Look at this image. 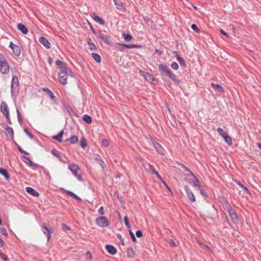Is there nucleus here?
Returning a JSON list of instances; mask_svg holds the SVG:
<instances>
[{"instance_id":"0eeeda50","label":"nucleus","mask_w":261,"mask_h":261,"mask_svg":"<svg viewBox=\"0 0 261 261\" xmlns=\"http://www.w3.org/2000/svg\"><path fill=\"white\" fill-rule=\"evenodd\" d=\"M42 231L44 234L46 235L47 241H49L51 238L50 234L54 232V230L53 228H48L46 226H42Z\"/></svg>"},{"instance_id":"bb28decb","label":"nucleus","mask_w":261,"mask_h":261,"mask_svg":"<svg viewBox=\"0 0 261 261\" xmlns=\"http://www.w3.org/2000/svg\"><path fill=\"white\" fill-rule=\"evenodd\" d=\"M225 141V142L229 146L232 144V140L231 138L226 134L225 136L223 137Z\"/></svg>"},{"instance_id":"c85d7f7f","label":"nucleus","mask_w":261,"mask_h":261,"mask_svg":"<svg viewBox=\"0 0 261 261\" xmlns=\"http://www.w3.org/2000/svg\"><path fill=\"white\" fill-rule=\"evenodd\" d=\"M91 41L92 40L91 39H89L88 41V45H89V49L91 50L96 49V45L94 44V43L92 42Z\"/></svg>"},{"instance_id":"a18cd8bd","label":"nucleus","mask_w":261,"mask_h":261,"mask_svg":"<svg viewBox=\"0 0 261 261\" xmlns=\"http://www.w3.org/2000/svg\"><path fill=\"white\" fill-rule=\"evenodd\" d=\"M0 232L6 237H7L8 233L7 232L5 228L3 227H0Z\"/></svg>"},{"instance_id":"412c9836","label":"nucleus","mask_w":261,"mask_h":261,"mask_svg":"<svg viewBox=\"0 0 261 261\" xmlns=\"http://www.w3.org/2000/svg\"><path fill=\"white\" fill-rule=\"evenodd\" d=\"M171 79H172L175 83L178 84L180 83V80H178L176 75L172 73L171 71L168 72V74L167 75Z\"/></svg>"},{"instance_id":"ddd939ff","label":"nucleus","mask_w":261,"mask_h":261,"mask_svg":"<svg viewBox=\"0 0 261 261\" xmlns=\"http://www.w3.org/2000/svg\"><path fill=\"white\" fill-rule=\"evenodd\" d=\"M228 213L233 222L234 223H237L238 222V217L235 210L232 208L231 210L228 211Z\"/></svg>"},{"instance_id":"3c124183","label":"nucleus","mask_w":261,"mask_h":261,"mask_svg":"<svg viewBox=\"0 0 261 261\" xmlns=\"http://www.w3.org/2000/svg\"><path fill=\"white\" fill-rule=\"evenodd\" d=\"M98 212L100 215H103L105 214L103 206H101L98 210Z\"/></svg>"},{"instance_id":"37998d69","label":"nucleus","mask_w":261,"mask_h":261,"mask_svg":"<svg viewBox=\"0 0 261 261\" xmlns=\"http://www.w3.org/2000/svg\"><path fill=\"white\" fill-rule=\"evenodd\" d=\"M51 153L52 154L55 155V156L57 157L59 159H60V156L59 155V151H57V150H55V149H53L52 151H51Z\"/></svg>"},{"instance_id":"c9c22d12","label":"nucleus","mask_w":261,"mask_h":261,"mask_svg":"<svg viewBox=\"0 0 261 261\" xmlns=\"http://www.w3.org/2000/svg\"><path fill=\"white\" fill-rule=\"evenodd\" d=\"M69 141L71 144H75L78 142V138L76 136H73L70 138Z\"/></svg>"},{"instance_id":"393cba45","label":"nucleus","mask_w":261,"mask_h":261,"mask_svg":"<svg viewBox=\"0 0 261 261\" xmlns=\"http://www.w3.org/2000/svg\"><path fill=\"white\" fill-rule=\"evenodd\" d=\"M63 134H64V132H63V130H62L58 135L53 137V138L55 140L58 141L59 142H62V138Z\"/></svg>"},{"instance_id":"e433bc0d","label":"nucleus","mask_w":261,"mask_h":261,"mask_svg":"<svg viewBox=\"0 0 261 261\" xmlns=\"http://www.w3.org/2000/svg\"><path fill=\"white\" fill-rule=\"evenodd\" d=\"M218 132L219 134L222 137H223L227 134V133L220 127H219L218 128Z\"/></svg>"},{"instance_id":"aec40b11","label":"nucleus","mask_w":261,"mask_h":261,"mask_svg":"<svg viewBox=\"0 0 261 261\" xmlns=\"http://www.w3.org/2000/svg\"><path fill=\"white\" fill-rule=\"evenodd\" d=\"M25 190L28 193L30 194L33 196H38L39 195V193L32 188L27 187L25 188Z\"/></svg>"},{"instance_id":"09e8293b","label":"nucleus","mask_w":261,"mask_h":261,"mask_svg":"<svg viewBox=\"0 0 261 261\" xmlns=\"http://www.w3.org/2000/svg\"><path fill=\"white\" fill-rule=\"evenodd\" d=\"M191 28L198 33L200 32L199 29L197 28V25L195 24H192Z\"/></svg>"},{"instance_id":"a878e982","label":"nucleus","mask_w":261,"mask_h":261,"mask_svg":"<svg viewBox=\"0 0 261 261\" xmlns=\"http://www.w3.org/2000/svg\"><path fill=\"white\" fill-rule=\"evenodd\" d=\"M83 119L84 121H85L86 122H87V123L88 124H90L92 122V118L88 115H84L83 117Z\"/></svg>"},{"instance_id":"7ed1b4c3","label":"nucleus","mask_w":261,"mask_h":261,"mask_svg":"<svg viewBox=\"0 0 261 261\" xmlns=\"http://www.w3.org/2000/svg\"><path fill=\"white\" fill-rule=\"evenodd\" d=\"M0 109L3 114L6 118L8 122L11 124L9 115V108L7 103L5 101L2 102L0 105Z\"/></svg>"},{"instance_id":"423d86ee","label":"nucleus","mask_w":261,"mask_h":261,"mask_svg":"<svg viewBox=\"0 0 261 261\" xmlns=\"http://www.w3.org/2000/svg\"><path fill=\"white\" fill-rule=\"evenodd\" d=\"M68 168L72 172V173L74 174L75 176H76L77 177H80V174L81 172V170L77 165L73 164L70 165L69 166Z\"/></svg>"},{"instance_id":"b1692460","label":"nucleus","mask_w":261,"mask_h":261,"mask_svg":"<svg viewBox=\"0 0 261 261\" xmlns=\"http://www.w3.org/2000/svg\"><path fill=\"white\" fill-rule=\"evenodd\" d=\"M154 146L155 148L156 151L160 154H164V149L158 143H155L154 144Z\"/></svg>"},{"instance_id":"1a4fd4ad","label":"nucleus","mask_w":261,"mask_h":261,"mask_svg":"<svg viewBox=\"0 0 261 261\" xmlns=\"http://www.w3.org/2000/svg\"><path fill=\"white\" fill-rule=\"evenodd\" d=\"M99 37L102 39L105 43L108 45H112V41L110 35H106L102 33H99Z\"/></svg>"},{"instance_id":"4468645a","label":"nucleus","mask_w":261,"mask_h":261,"mask_svg":"<svg viewBox=\"0 0 261 261\" xmlns=\"http://www.w3.org/2000/svg\"><path fill=\"white\" fill-rule=\"evenodd\" d=\"M10 47L12 49L14 54L18 56L20 54V48L17 45L13 44L12 42H10Z\"/></svg>"},{"instance_id":"de8ad7c7","label":"nucleus","mask_w":261,"mask_h":261,"mask_svg":"<svg viewBox=\"0 0 261 261\" xmlns=\"http://www.w3.org/2000/svg\"><path fill=\"white\" fill-rule=\"evenodd\" d=\"M102 145L105 147H107L109 145V143L107 139H103L102 140Z\"/></svg>"},{"instance_id":"774afa93","label":"nucleus","mask_w":261,"mask_h":261,"mask_svg":"<svg viewBox=\"0 0 261 261\" xmlns=\"http://www.w3.org/2000/svg\"><path fill=\"white\" fill-rule=\"evenodd\" d=\"M199 190H200V192L201 194L202 195H203V194H204V191H203V190L202 189V188H201H201H200L199 189Z\"/></svg>"},{"instance_id":"5701e85b","label":"nucleus","mask_w":261,"mask_h":261,"mask_svg":"<svg viewBox=\"0 0 261 261\" xmlns=\"http://www.w3.org/2000/svg\"><path fill=\"white\" fill-rule=\"evenodd\" d=\"M126 252L129 257H134L135 256V252L131 247L127 249Z\"/></svg>"},{"instance_id":"052dcab7","label":"nucleus","mask_w":261,"mask_h":261,"mask_svg":"<svg viewBox=\"0 0 261 261\" xmlns=\"http://www.w3.org/2000/svg\"><path fill=\"white\" fill-rule=\"evenodd\" d=\"M154 174L158 178H159V179L161 180L162 181L163 180L162 179L161 176L159 175V174L157 172L156 173H155Z\"/></svg>"},{"instance_id":"39448f33","label":"nucleus","mask_w":261,"mask_h":261,"mask_svg":"<svg viewBox=\"0 0 261 261\" xmlns=\"http://www.w3.org/2000/svg\"><path fill=\"white\" fill-rule=\"evenodd\" d=\"M116 47L118 48L120 50L122 51L124 50V48H139L140 46L136 44H125L123 43H116Z\"/></svg>"},{"instance_id":"9d476101","label":"nucleus","mask_w":261,"mask_h":261,"mask_svg":"<svg viewBox=\"0 0 261 261\" xmlns=\"http://www.w3.org/2000/svg\"><path fill=\"white\" fill-rule=\"evenodd\" d=\"M159 69L162 75H168V72L170 71V70L169 69L167 66L164 64H161L159 66Z\"/></svg>"},{"instance_id":"2f4dec72","label":"nucleus","mask_w":261,"mask_h":261,"mask_svg":"<svg viewBox=\"0 0 261 261\" xmlns=\"http://www.w3.org/2000/svg\"><path fill=\"white\" fill-rule=\"evenodd\" d=\"M0 174L3 175L6 179H9V176L6 170L0 169Z\"/></svg>"},{"instance_id":"338daca9","label":"nucleus","mask_w":261,"mask_h":261,"mask_svg":"<svg viewBox=\"0 0 261 261\" xmlns=\"http://www.w3.org/2000/svg\"><path fill=\"white\" fill-rule=\"evenodd\" d=\"M186 170H187V171H189V172H190V174H191L192 176H193L194 178H195V177H195V175H194V174H193V173H192V172L190 170H189L188 169L186 168Z\"/></svg>"},{"instance_id":"58836bf2","label":"nucleus","mask_w":261,"mask_h":261,"mask_svg":"<svg viewBox=\"0 0 261 261\" xmlns=\"http://www.w3.org/2000/svg\"><path fill=\"white\" fill-rule=\"evenodd\" d=\"M80 145L83 148H85L86 146V145H87L86 140L85 138H83L81 139V140L80 141Z\"/></svg>"},{"instance_id":"6e6552de","label":"nucleus","mask_w":261,"mask_h":261,"mask_svg":"<svg viewBox=\"0 0 261 261\" xmlns=\"http://www.w3.org/2000/svg\"><path fill=\"white\" fill-rule=\"evenodd\" d=\"M42 90L47 94L49 97L53 100L56 105L58 103V99L56 98L53 93L47 88L45 87L42 88Z\"/></svg>"},{"instance_id":"69168bd1","label":"nucleus","mask_w":261,"mask_h":261,"mask_svg":"<svg viewBox=\"0 0 261 261\" xmlns=\"http://www.w3.org/2000/svg\"><path fill=\"white\" fill-rule=\"evenodd\" d=\"M17 116H18V120L20 121V118H21L20 114V112H19V111L18 110H17Z\"/></svg>"},{"instance_id":"5fc2aeb1","label":"nucleus","mask_w":261,"mask_h":261,"mask_svg":"<svg viewBox=\"0 0 261 261\" xmlns=\"http://www.w3.org/2000/svg\"><path fill=\"white\" fill-rule=\"evenodd\" d=\"M136 234L137 237H141L143 236V233L141 230H137L136 231Z\"/></svg>"},{"instance_id":"f8f14e48","label":"nucleus","mask_w":261,"mask_h":261,"mask_svg":"<svg viewBox=\"0 0 261 261\" xmlns=\"http://www.w3.org/2000/svg\"><path fill=\"white\" fill-rule=\"evenodd\" d=\"M142 73V75L145 78V79L150 83H154L156 82L155 79L154 77L149 73L143 72L141 71Z\"/></svg>"},{"instance_id":"e2e57ef3","label":"nucleus","mask_w":261,"mask_h":261,"mask_svg":"<svg viewBox=\"0 0 261 261\" xmlns=\"http://www.w3.org/2000/svg\"><path fill=\"white\" fill-rule=\"evenodd\" d=\"M162 182L163 183V184L165 185V186L170 191V189L169 188V187H168V186L167 185V184L166 183V182L164 180H162Z\"/></svg>"},{"instance_id":"f704fd0d","label":"nucleus","mask_w":261,"mask_h":261,"mask_svg":"<svg viewBox=\"0 0 261 261\" xmlns=\"http://www.w3.org/2000/svg\"><path fill=\"white\" fill-rule=\"evenodd\" d=\"M5 129L8 134H10L12 136V137L13 136L14 133L12 127L9 126H6V127H5Z\"/></svg>"},{"instance_id":"c03bdc74","label":"nucleus","mask_w":261,"mask_h":261,"mask_svg":"<svg viewBox=\"0 0 261 261\" xmlns=\"http://www.w3.org/2000/svg\"><path fill=\"white\" fill-rule=\"evenodd\" d=\"M24 158V160L23 161L26 163H28L29 164H30V166H32V164H33V163L31 161V160L29 159L27 157H25V156H23Z\"/></svg>"},{"instance_id":"8fccbe9b","label":"nucleus","mask_w":261,"mask_h":261,"mask_svg":"<svg viewBox=\"0 0 261 261\" xmlns=\"http://www.w3.org/2000/svg\"><path fill=\"white\" fill-rule=\"evenodd\" d=\"M129 234H130V236L133 241L134 242H136V239L135 238V236L134 233L131 230H129Z\"/></svg>"},{"instance_id":"49530a36","label":"nucleus","mask_w":261,"mask_h":261,"mask_svg":"<svg viewBox=\"0 0 261 261\" xmlns=\"http://www.w3.org/2000/svg\"><path fill=\"white\" fill-rule=\"evenodd\" d=\"M171 68H172L173 69H174V70H177V69H178V65L177 63H176V62H173V63L171 64Z\"/></svg>"},{"instance_id":"603ef678","label":"nucleus","mask_w":261,"mask_h":261,"mask_svg":"<svg viewBox=\"0 0 261 261\" xmlns=\"http://www.w3.org/2000/svg\"><path fill=\"white\" fill-rule=\"evenodd\" d=\"M124 219V223H125V224L126 225V226L128 228H129L130 227V225L129 224L128 220L127 217H125Z\"/></svg>"},{"instance_id":"f257e3e1","label":"nucleus","mask_w":261,"mask_h":261,"mask_svg":"<svg viewBox=\"0 0 261 261\" xmlns=\"http://www.w3.org/2000/svg\"><path fill=\"white\" fill-rule=\"evenodd\" d=\"M56 65L59 67L60 70L59 73L58 78L60 82L63 85L67 84V79L69 77L73 76V72L66 65L61 61L57 60L56 62Z\"/></svg>"},{"instance_id":"ea45409f","label":"nucleus","mask_w":261,"mask_h":261,"mask_svg":"<svg viewBox=\"0 0 261 261\" xmlns=\"http://www.w3.org/2000/svg\"><path fill=\"white\" fill-rule=\"evenodd\" d=\"M224 205L225 206V208L226 210H227L228 212V211H229V210H231L232 208L231 207V205L227 201H225L224 202Z\"/></svg>"},{"instance_id":"0e129e2a","label":"nucleus","mask_w":261,"mask_h":261,"mask_svg":"<svg viewBox=\"0 0 261 261\" xmlns=\"http://www.w3.org/2000/svg\"><path fill=\"white\" fill-rule=\"evenodd\" d=\"M4 246V241L0 238V247Z\"/></svg>"},{"instance_id":"7c9ffc66","label":"nucleus","mask_w":261,"mask_h":261,"mask_svg":"<svg viewBox=\"0 0 261 261\" xmlns=\"http://www.w3.org/2000/svg\"><path fill=\"white\" fill-rule=\"evenodd\" d=\"M92 57L98 63H100L101 61V58L99 55L95 53L92 54Z\"/></svg>"},{"instance_id":"4c0bfd02","label":"nucleus","mask_w":261,"mask_h":261,"mask_svg":"<svg viewBox=\"0 0 261 261\" xmlns=\"http://www.w3.org/2000/svg\"><path fill=\"white\" fill-rule=\"evenodd\" d=\"M147 170L152 174H154L156 172L154 167L151 165H148V169Z\"/></svg>"},{"instance_id":"2eb2a0df","label":"nucleus","mask_w":261,"mask_h":261,"mask_svg":"<svg viewBox=\"0 0 261 261\" xmlns=\"http://www.w3.org/2000/svg\"><path fill=\"white\" fill-rule=\"evenodd\" d=\"M39 41L40 43L42 44L44 47H45L47 49H49L50 48V43L44 37H41L39 39Z\"/></svg>"},{"instance_id":"6ab92c4d","label":"nucleus","mask_w":261,"mask_h":261,"mask_svg":"<svg viewBox=\"0 0 261 261\" xmlns=\"http://www.w3.org/2000/svg\"><path fill=\"white\" fill-rule=\"evenodd\" d=\"M17 29L21 32L23 34H27L28 33V30L26 28V27L22 24V23H18L17 24Z\"/></svg>"},{"instance_id":"f3484780","label":"nucleus","mask_w":261,"mask_h":261,"mask_svg":"<svg viewBox=\"0 0 261 261\" xmlns=\"http://www.w3.org/2000/svg\"><path fill=\"white\" fill-rule=\"evenodd\" d=\"M92 18L96 22H98L100 24H105L104 20L100 16L97 15L95 13H93Z\"/></svg>"},{"instance_id":"cd10ccee","label":"nucleus","mask_w":261,"mask_h":261,"mask_svg":"<svg viewBox=\"0 0 261 261\" xmlns=\"http://www.w3.org/2000/svg\"><path fill=\"white\" fill-rule=\"evenodd\" d=\"M176 57H177V59H178V61L179 64L181 66H182L184 67H186V64L185 62L184 59L182 57L179 56L178 54H177Z\"/></svg>"},{"instance_id":"13d9d810","label":"nucleus","mask_w":261,"mask_h":261,"mask_svg":"<svg viewBox=\"0 0 261 261\" xmlns=\"http://www.w3.org/2000/svg\"><path fill=\"white\" fill-rule=\"evenodd\" d=\"M87 254L89 255V259L90 260L92 259V255L90 251L87 252Z\"/></svg>"},{"instance_id":"a19ab883","label":"nucleus","mask_w":261,"mask_h":261,"mask_svg":"<svg viewBox=\"0 0 261 261\" xmlns=\"http://www.w3.org/2000/svg\"><path fill=\"white\" fill-rule=\"evenodd\" d=\"M0 257L5 261H8L9 259L8 257L3 252L0 251Z\"/></svg>"},{"instance_id":"79ce46f5","label":"nucleus","mask_w":261,"mask_h":261,"mask_svg":"<svg viewBox=\"0 0 261 261\" xmlns=\"http://www.w3.org/2000/svg\"><path fill=\"white\" fill-rule=\"evenodd\" d=\"M61 227L62 230L64 231L70 230V228L69 227V226L65 224H62L61 225Z\"/></svg>"},{"instance_id":"a211bd4d","label":"nucleus","mask_w":261,"mask_h":261,"mask_svg":"<svg viewBox=\"0 0 261 261\" xmlns=\"http://www.w3.org/2000/svg\"><path fill=\"white\" fill-rule=\"evenodd\" d=\"M106 248L108 252L112 255H114L117 253L116 249L112 245H107Z\"/></svg>"},{"instance_id":"6e6d98bb","label":"nucleus","mask_w":261,"mask_h":261,"mask_svg":"<svg viewBox=\"0 0 261 261\" xmlns=\"http://www.w3.org/2000/svg\"><path fill=\"white\" fill-rule=\"evenodd\" d=\"M25 133L30 137L31 138V139L33 138V136L32 135H31L29 132L28 130L27 129L25 128L24 130Z\"/></svg>"},{"instance_id":"9b49d317","label":"nucleus","mask_w":261,"mask_h":261,"mask_svg":"<svg viewBox=\"0 0 261 261\" xmlns=\"http://www.w3.org/2000/svg\"><path fill=\"white\" fill-rule=\"evenodd\" d=\"M19 86V82L18 78L16 76H14L12 77L11 81V89L12 91L16 90L18 89Z\"/></svg>"},{"instance_id":"864d4df0","label":"nucleus","mask_w":261,"mask_h":261,"mask_svg":"<svg viewBox=\"0 0 261 261\" xmlns=\"http://www.w3.org/2000/svg\"><path fill=\"white\" fill-rule=\"evenodd\" d=\"M117 238L119 240V241L121 242V243L123 245H124V240H123V238H122L120 234H118L117 235Z\"/></svg>"},{"instance_id":"f03ea898","label":"nucleus","mask_w":261,"mask_h":261,"mask_svg":"<svg viewBox=\"0 0 261 261\" xmlns=\"http://www.w3.org/2000/svg\"><path fill=\"white\" fill-rule=\"evenodd\" d=\"M0 71L4 73H8L9 71V66L6 62L4 56L0 54Z\"/></svg>"},{"instance_id":"20e7f679","label":"nucleus","mask_w":261,"mask_h":261,"mask_svg":"<svg viewBox=\"0 0 261 261\" xmlns=\"http://www.w3.org/2000/svg\"><path fill=\"white\" fill-rule=\"evenodd\" d=\"M95 222L98 226L101 227H107L109 225V221L105 217L97 218L95 220Z\"/></svg>"},{"instance_id":"4d7b16f0","label":"nucleus","mask_w":261,"mask_h":261,"mask_svg":"<svg viewBox=\"0 0 261 261\" xmlns=\"http://www.w3.org/2000/svg\"><path fill=\"white\" fill-rule=\"evenodd\" d=\"M194 187H196L198 188V189L201 188V187L199 185V181L198 180H196V182L194 184Z\"/></svg>"},{"instance_id":"4be33fe9","label":"nucleus","mask_w":261,"mask_h":261,"mask_svg":"<svg viewBox=\"0 0 261 261\" xmlns=\"http://www.w3.org/2000/svg\"><path fill=\"white\" fill-rule=\"evenodd\" d=\"M234 181L240 186V188H242V191L243 192L247 193L248 194H250V192L246 186H245L244 185H243V184H242L241 182L237 180H234Z\"/></svg>"},{"instance_id":"680f3d73","label":"nucleus","mask_w":261,"mask_h":261,"mask_svg":"<svg viewBox=\"0 0 261 261\" xmlns=\"http://www.w3.org/2000/svg\"><path fill=\"white\" fill-rule=\"evenodd\" d=\"M155 53H157L158 55H160L162 54V53H163L162 51H161L160 50H159L158 49H155Z\"/></svg>"},{"instance_id":"72a5a7b5","label":"nucleus","mask_w":261,"mask_h":261,"mask_svg":"<svg viewBox=\"0 0 261 261\" xmlns=\"http://www.w3.org/2000/svg\"><path fill=\"white\" fill-rule=\"evenodd\" d=\"M123 37L125 41L129 42L133 39L132 36L129 34H123Z\"/></svg>"},{"instance_id":"473e14b6","label":"nucleus","mask_w":261,"mask_h":261,"mask_svg":"<svg viewBox=\"0 0 261 261\" xmlns=\"http://www.w3.org/2000/svg\"><path fill=\"white\" fill-rule=\"evenodd\" d=\"M66 193L70 196H71L76 199H78L79 200H81V199L78 196L75 195L74 193H73L71 191H67Z\"/></svg>"},{"instance_id":"dca6fc26","label":"nucleus","mask_w":261,"mask_h":261,"mask_svg":"<svg viewBox=\"0 0 261 261\" xmlns=\"http://www.w3.org/2000/svg\"><path fill=\"white\" fill-rule=\"evenodd\" d=\"M185 189L186 191L187 194L188 195L189 199L192 202H195V198L194 197V195L193 193L191 191V190L189 189V188L188 187V186L185 187Z\"/></svg>"},{"instance_id":"c756f323","label":"nucleus","mask_w":261,"mask_h":261,"mask_svg":"<svg viewBox=\"0 0 261 261\" xmlns=\"http://www.w3.org/2000/svg\"><path fill=\"white\" fill-rule=\"evenodd\" d=\"M211 85L216 90L218 91H222L223 87L220 85L214 84L213 83H211Z\"/></svg>"},{"instance_id":"bf43d9fd","label":"nucleus","mask_w":261,"mask_h":261,"mask_svg":"<svg viewBox=\"0 0 261 261\" xmlns=\"http://www.w3.org/2000/svg\"><path fill=\"white\" fill-rule=\"evenodd\" d=\"M220 31L222 34L226 36L227 37H228V35H227V34L225 31H224L222 29H220Z\"/></svg>"}]
</instances>
